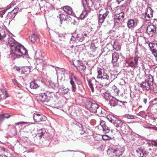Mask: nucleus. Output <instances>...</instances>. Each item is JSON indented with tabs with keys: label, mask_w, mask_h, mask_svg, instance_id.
<instances>
[{
	"label": "nucleus",
	"mask_w": 157,
	"mask_h": 157,
	"mask_svg": "<svg viewBox=\"0 0 157 157\" xmlns=\"http://www.w3.org/2000/svg\"><path fill=\"white\" fill-rule=\"evenodd\" d=\"M7 45L10 47L11 56L13 57L14 58L22 55L26 56V57L28 56L27 55L28 52L26 49L13 38L11 37L9 38Z\"/></svg>",
	"instance_id": "obj_1"
},
{
	"label": "nucleus",
	"mask_w": 157,
	"mask_h": 157,
	"mask_svg": "<svg viewBox=\"0 0 157 157\" xmlns=\"http://www.w3.org/2000/svg\"><path fill=\"white\" fill-rule=\"evenodd\" d=\"M153 77L152 75H149L148 76V80L147 81H143L140 84V86L143 91H147L149 90L153 91H155L153 82Z\"/></svg>",
	"instance_id": "obj_2"
},
{
	"label": "nucleus",
	"mask_w": 157,
	"mask_h": 157,
	"mask_svg": "<svg viewBox=\"0 0 157 157\" xmlns=\"http://www.w3.org/2000/svg\"><path fill=\"white\" fill-rule=\"evenodd\" d=\"M124 151L123 147L120 146L109 148L107 151V154L110 156L119 157L121 155Z\"/></svg>",
	"instance_id": "obj_3"
},
{
	"label": "nucleus",
	"mask_w": 157,
	"mask_h": 157,
	"mask_svg": "<svg viewBox=\"0 0 157 157\" xmlns=\"http://www.w3.org/2000/svg\"><path fill=\"white\" fill-rule=\"evenodd\" d=\"M107 119L114 125L117 128H122L123 127V122L122 121L114 116L109 114L106 117Z\"/></svg>",
	"instance_id": "obj_4"
},
{
	"label": "nucleus",
	"mask_w": 157,
	"mask_h": 157,
	"mask_svg": "<svg viewBox=\"0 0 157 157\" xmlns=\"http://www.w3.org/2000/svg\"><path fill=\"white\" fill-rule=\"evenodd\" d=\"M73 65L76 67V69L80 73L84 72L86 69V67L82 61L77 60L75 63H73L71 66Z\"/></svg>",
	"instance_id": "obj_5"
},
{
	"label": "nucleus",
	"mask_w": 157,
	"mask_h": 157,
	"mask_svg": "<svg viewBox=\"0 0 157 157\" xmlns=\"http://www.w3.org/2000/svg\"><path fill=\"white\" fill-rule=\"evenodd\" d=\"M98 73L97 78L102 80H108L109 78V76L105 72V70L103 68H98L97 69Z\"/></svg>",
	"instance_id": "obj_6"
},
{
	"label": "nucleus",
	"mask_w": 157,
	"mask_h": 157,
	"mask_svg": "<svg viewBox=\"0 0 157 157\" xmlns=\"http://www.w3.org/2000/svg\"><path fill=\"white\" fill-rule=\"evenodd\" d=\"M124 14L122 12L119 13H116L115 14V18L114 19L115 24H121L124 20Z\"/></svg>",
	"instance_id": "obj_7"
},
{
	"label": "nucleus",
	"mask_w": 157,
	"mask_h": 157,
	"mask_svg": "<svg viewBox=\"0 0 157 157\" xmlns=\"http://www.w3.org/2000/svg\"><path fill=\"white\" fill-rule=\"evenodd\" d=\"M49 94L46 93H41L37 96L39 100L42 102H48L50 100V97L49 96Z\"/></svg>",
	"instance_id": "obj_8"
},
{
	"label": "nucleus",
	"mask_w": 157,
	"mask_h": 157,
	"mask_svg": "<svg viewBox=\"0 0 157 157\" xmlns=\"http://www.w3.org/2000/svg\"><path fill=\"white\" fill-rule=\"evenodd\" d=\"M69 77L70 79V83L71 86L72 91L75 92L76 90V87L75 82V81H76L77 80V78L72 73L70 74Z\"/></svg>",
	"instance_id": "obj_9"
},
{
	"label": "nucleus",
	"mask_w": 157,
	"mask_h": 157,
	"mask_svg": "<svg viewBox=\"0 0 157 157\" xmlns=\"http://www.w3.org/2000/svg\"><path fill=\"white\" fill-rule=\"evenodd\" d=\"M157 27L155 25H150L147 28L146 32L149 36L151 37L156 33Z\"/></svg>",
	"instance_id": "obj_10"
},
{
	"label": "nucleus",
	"mask_w": 157,
	"mask_h": 157,
	"mask_svg": "<svg viewBox=\"0 0 157 157\" xmlns=\"http://www.w3.org/2000/svg\"><path fill=\"white\" fill-rule=\"evenodd\" d=\"M33 118L35 122L43 121L46 119L45 116L36 113H34Z\"/></svg>",
	"instance_id": "obj_11"
},
{
	"label": "nucleus",
	"mask_w": 157,
	"mask_h": 157,
	"mask_svg": "<svg viewBox=\"0 0 157 157\" xmlns=\"http://www.w3.org/2000/svg\"><path fill=\"white\" fill-rule=\"evenodd\" d=\"M88 82L89 86L92 92L94 91V88L95 89H97L98 87L96 85V81L94 78L88 80Z\"/></svg>",
	"instance_id": "obj_12"
},
{
	"label": "nucleus",
	"mask_w": 157,
	"mask_h": 157,
	"mask_svg": "<svg viewBox=\"0 0 157 157\" xmlns=\"http://www.w3.org/2000/svg\"><path fill=\"white\" fill-rule=\"evenodd\" d=\"M149 46L155 57H157V44L151 42L149 44Z\"/></svg>",
	"instance_id": "obj_13"
},
{
	"label": "nucleus",
	"mask_w": 157,
	"mask_h": 157,
	"mask_svg": "<svg viewBox=\"0 0 157 157\" xmlns=\"http://www.w3.org/2000/svg\"><path fill=\"white\" fill-rule=\"evenodd\" d=\"M146 11L145 15L146 16L145 17V19L146 20L149 21L150 18L153 17V10L151 7H148L146 9Z\"/></svg>",
	"instance_id": "obj_14"
},
{
	"label": "nucleus",
	"mask_w": 157,
	"mask_h": 157,
	"mask_svg": "<svg viewBox=\"0 0 157 157\" xmlns=\"http://www.w3.org/2000/svg\"><path fill=\"white\" fill-rule=\"evenodd\" d=\"M101 126L102 128L103 132L105 133H108L109 132L110 130L109 127H108L106 124L105 122L101 120L100 122V124L98 127Z\"/></svg>",
	"instance_id": "obj_15"
},
{
	"label": "nucleus",
	"mask_w": 157,
	"mask_h": 157,
	"mask_svg": "<svg viewBox=\"0 0 157 157\" xmlns=\"http://www.w3.org/2000/svg\"><path fill=\"white\" fill-rule=\"evenodd\" d=\"M99 107V105L97 104L91 103L90 104H89L88 107L90 111L93 113H96Z\"/></svg>",
	"instance_id": "obj_16"
},
{
	"label": "nucleus",
	"mask_w": 157,
	"mask_h": 157,
	"mask_svg": "<svg viewBox=\"0 0 157 157\" xmlns=\"http://www.w3.org/2000/svg\"><path fill=\"white\" fill-rule=\"evenodd\" d=\"M109 12L106 11L103 14H99L98 16V22L99 25H101L104 22L106 17L108 15Z\"/></svg>",
	"instance_id": "obj_17"
},
{
	"label": "nucleus",
	"mask_w": 157,
	"mask_h": 157,
	"mask_svg": "<svg viewBox=\"0 0 157 157\" xmlns=\"http://www.w3.org/2000/svg\"><path fill=\"white\" fill-rule=\"evenodd\" d=\"M137 155L140 157H146L147 155L146 151L141 148H138L136 150Z\"/></svg>",
	"instance_id": "obj_18"
},
{
	"label": "nucleus",
	"mask_w": 157,
	"mask_h": 157,
	"mask_svg": "<svg viewBox=\"0 0 157 157\" xmlns=\"http://www.w3.org/2000/svg\"><path fill=\"white\" fill-rule=\"evenodd\" d=\"M109 101V104L111 106H115L117 105L118 101L120 102L122 104H123L124 103V102L117 100L113 97V98H112L111 99H110Z\"/></svg>",
	"instance_id": "obj_19"
},
{
	"label": "nucleus",
	"mask_w": 157,
	"mask_h": 157,
	"mask_svg": "<svg viewBox=\"0 0 157 157\" xmlns=\"http://www.w3.org/2000/svg\"><path fill=\"white\" fill-rule=\"evenodd\" d=\"M63 9L65 13L69 15H72L73 13L72 9L69 6H65L63 8Z\"/></svg>",
	"instance_id": "obj_20"
},
{
	"label": "nucleus",
	"mask_w": 157,
	"mask_h": 157,
	"mask_svg": "<svg viewBox=\"0 0 157 157\" xmlns=\"http://www.w3.org/2000/svg\"><path fill=\"white\" fill-rule=\"evenodd\" d=\"M45 59L44 57L43 58L36 59V62L37 65H40L41 66H43L45 63Z\"/></svg>",
	"instance_id": "obj_21"
},
{
	"label": "nucleus",
	"mask_w": 157,
	"mask_h": 157,
	"mask_svg": "<svg viewBox=\"0 0 157 157\" xmlns=\"http://www.w3.org/2000/svg\"><path fill=\"white\" fill-rule=\"evenodd\" d=\"M121 128V130L124 132L125 134H127L128 132H132V129L127 124L124 125V126H123V127Z\"/></svg>",
	"instance_id": "obj_22"
},
{
	"label": "nucleus",
	"mask_w": 157,
	"mask_h": 157,
	"mask_svg": "<svg viewBox=\"0 0 157 157\" xmlns=\"http://www.w3.org/2000/svg\"><path fill=\"white\" fill-rule=\"evenodd\" d=\"M9 35L4 29H2L0 31V40H3Z\"/></svg>",
	"instance_id": "obj_23"
},
{
	"label": "nucleus",
	"mask_w": 157,
	"mask_h": 157,
	"mask_svg": "<svg viewBox=\"0 0 157 157\" xmlns=\"http://www.w3.org/2000/svg\"><path fill=\"white\" fill-rule=\"evenodd\" d=\"M112 63H114L117 62L119 59V54L117 52L113 53L112 55Z\"/></svg>",
	"instance_id": "obj_24"
},
{
	"label": "nucleus",
	"mask_w": 157,
	"mask_h": 157,
	"mask_svg": "<svg viewBox=\"0 0 157 157\" xmlns=\"http://www.w3.org/2000/svg\"><path fill=\"white\" fill-rule=\"evenodd\" d=\"M127 26L129 28L134 27L135 25L134 20L132 19H129L127 23Z\"/></svg>",
	"instance_id": "obj_25"
},
{
	"label": "nucleus",
	"mask_w": 157,
	"mask_h": 157,
	"mask_svg": "<svg viewBox=\"0 0 157 157\" xmlns=\"http://www.w3.org/2000/svg\"><path fill=\"white\" fill-rule=\"evenodd\" d=\"M30 72V68L29 67H25L22 68L21 74L27 75Z\"/></svg>",
	"instance_id": "obj_26"
},
{
	"label": "nucleus",
	"mask_w": 157,
	"mask_h": 157,
	"mask_svg": "<svg viewBox=\"0 0 157 157\" xmlns=\"http://www.w3.org/2000/svg\"><path fill=\"white\" fill-rule=\"evenodd\" d=\"M35 54L36 59H37V58H43L45 56L44 53L40 51H37L35 53Z\"/></svg>",
	"instance_id": "obj_27"
},
{
	"label": "nucleus",
	"mask_w": 157,
	"mask_h": 157,
	"mask_svg": "<svg viewBox=\"0 0 157 157\" xmlns=\"http://www.w3.org/2000/svg\"><path fill=\"white\" fill-rule=\"evenodd\" d=\"M59 18L60 20H66L68 18V15L67 13H61L59 14Z\"/></svg>",
	"instance_id": "obj_28"
},
{
	"label": "nucleus",
	"mask_w": 157,
	"mask_h": 157,
	"mask_svg": "<svg viewBox=\"0 0 157 157\" xmlns=\"http://www.w3.org/2000/svg\"><path fill=\"white\" fill-rule=\"evenodd\" d=\"M102 96L103 98L107 100H109L112 98H113V97L109 93L107 92L104 93Z\"/></svg>",
	"instance_id": "obj_29"
},
{
	"label": "nucleus",
	"mask_w": 157,
	"mask_h": 157,
	"mask_svg": "<svg viewBox=\"0 0 157 157\" xmlns=\"http://www.w3.org/2000/svg\"><path fill=\"white\" fill-rule=\"evenodd\" d=\"M128 66L131 67L132 68H135L137 66L135 64L133 60H129L127 62Z\"/></svg>",
	"instance_id": "obj_30"
},
{
	"label": "nucleus",
	"mask_w": 157,
	"mask_h": 157,
	"mask_svg": "<svg viewBox=\"0 0 157 157\" xmlns=\"http://www.w3.org/2000/svg\"><path fill=\"white\" fill-rule=\"evenodd\" d=\"M78 34L74 33L72 34L71 40L76 42H78Z\"/></svg>",
	"instance_id": "obj_31"
},
{
	"label": "nucleus",
	"mask_w": 157,
	"mask_h": 157,
	"mask_svg": "<svg viewBox=\"0 0 157 157\" xmlns=\"http://www.w3.org/2000/svg\"><path fill=\"white\" fill-rule=\"evenodd\" d=\"M10 116L8 113H3L0 115V121H3L4 120V118H9Z\"/></svg>",
	"instance_id": "obj_32"
},
{
	"label": "nucleus",
	"mask_w": 157,
	"mask_h": 157,
	"mask_svg": "<svg viewBox=\"0 0 157 157\" xmlns=\"http://www.w3.org/2000/svg\"><path fill=\"white\" fill-rule=\"evenodd\" d=\"M38 86V85L36 83L35 81L32 82L30 83V87L31 89H35Z\"/></svg>",
	"instance_id": "obj_33"
},
{
	"label": "nucleus",
	"mask_w": 157,
	"mask_h": 157,
	"mask_svg": "<svg viewBox=\"0 0 157 157\" xmlns=\"http://www.w3.org/2000/svg\"><path fill=\"white\" fill-rule=\"evenodd\" d=\"M18 10V7L15 8L11 12L8 13L7 15L8 16L11 18L13 17H14V16H12V14H14L16 13L17 12Z\"/></svg>",
	"instance_id": "obj_34"
},
{
	"label": "nucleus",
	"mask_w": 157,
	"mask_h": 157,
	"mask_svg": "<svg viewBox=\"0 0 157 157\" xmlns=\"http://www.w3.org/2000/svg\"><path fill=\"white\" fill-rule=\"evenodd\" d=\"M37 133L40 136H43L46 132V130L45 128H43L39 129L37 130Z\"/></svg>",
	"instance_id": "obj_35"
},
{
	"label": "nucleus",
	"mask_w": 157,
	"mask_h": 157,
	"mask_svg": "<svg viewBox=\"0 0 157 157\" xmlns=\"http://www.w3.org/2000/svg\"><path fill=\"white\" fill-rule=\"evenodd\" d=\"M37 37H38V36L36 35L33 34L29 37V39L33 43L35 42Z\"/></svg>",
	"instance_id": "obj_36"
},
{
	"label": "nucleus",
	"mask_w": 157,
	"mask_h": 157,
	"mask_svg": "<svg viewBox=\"0 0 157 157\" xmlns=\"http://www.w3.org/2000/svg\"><path fill=\"white\" fill-rule=\"evenodd\" d=\"M87 14V12L86 11H84L82 12L81 14L78 17L80 18L81 19H84Z\"/></svg>",
	"instance_id": "obj_37"
},
{
	"label": "nucleus",
	"mask_w": 157,
	"mask_h": 157,
	"mask_svg": "<svg viewBox=\"0 0 157 157\" xmlns=\"http://www.w3.org/2000/svg\"><path fill=\"white\" fill-rule=\"evenodd\" d=\"M102 138L104 140H112V138L106 135H104L102 136Z\"/></svg>",
	"instance_id": "obj_38"
},
{
	"label": "nucleus",
	"mask_w": 157,
	"mask_h": 157,
	"mask_svg": "<svg viewBox=\"0 0 157 157\" xmlns=\"http://www.w3.org/2000/svg\"><path fill=\"white\" fill-rule=\"evenodd\" d=\"M84 40V36L82 34H78V42H82Z\"/></svg>",
	"instance_id": "obj_39"
},
{
	"label": "nucleus",
	"mask_w": 157,
	"mask_h": 157,
	"mask_svg": "<svg viewBox=\"0 0 157 157\" xmlns=\"http://www.w3.org/2000/svg\"><path fill=\"white\" fill-rule=\"evenodd\" d=\"M124 117L128 119H134L135 118L134 116L128 114H126L124 115Z\"/></svg>",
	"instance_id": "obj_40"
},
{
	"label": "nucleus",
	"mask_w": 157,
	"mask_h": 157,
	"mask_svg": "<svg viewBox=\"0 0 157 157\" xmlns=\"http://www.w3.org/2000/svg\"><path fill=\"white\" fill-rule=\"evenodd\" d=\"M62 90L64 94H67L69 91L70 89L68 88H66L65 87H62Z\"/></svg>",
	"instance_id": "obj_41"
},
{
	"label": "nucleus",
	"mask_w": 157,
	"mask_h": 157,
	"mask_svg": "<svg viewBox=\"0 0 157 157\" xmlns=\"http://www.w3.org/2000/svg\"><path fill=\"white\" fill-rule=\"evenodd\" d=\"M139 58L140 57H139L136 56L133 59L134 61H135V62L134 63L137 67V66L139 63L138 60Z\"/></svg>",
	"instance_id": "obj_42"
},
{
	"label": "nucleus",
	"mask_w": 157,
	"mask_h": 157,
	"mask_svg": "<svg viewBox=\"0 0 157 157\" xmlns=\"http://www.w3.org/2000/svg\"><path fill=\"white\" fill-rule=\"evenodd\" d=\"M12 80L13 82L15 85L17 86L19 88L21 87V85L17 82V81L15 79H13Z\"/></svg>",
	"instance_id": "obj_43"
},
{
	"label": "nucleus",
	"mask_w": 157,
	"mask_h": 157,
	"mask_svg": "<svg viewBox=\"0 0 157 157\" xmlns=\"http://www.w3.org/2000/svg\"><path fill=\"white\" fill-rule=\"evenodd\" d=\"M76 125L78 126L79 128H81V130H82V131L84 129V128L82 126V125L80 124L79 122H77L76 123Z\"/></svg>",
	"instance_id": "obj_44"
},
{
	"label": "nucleus",
	"mask_w": 157,
	"mask_h": 157,
	"mask_svg": "<svg viewBox=\"0 0 157 157\" xmlns=\"http://www.w3.org/2000/svg\"><path fill=\"white\" fill-rule=\"evenodd\" d=\"M144 112L143 111H141L139 113H138L137 114L138 116H139L141 117H144Z\"/></svg>",
	"instance_id": "obj_45"
},
{
	"label": "nucleus",
	"mask_w": 157,
	"mask_h": 157,
	"mask_svg": "<svg viewBox=\"0 0 157 157\" xmlns=\"http://www.w3.org/2000/svg\"><path fill=\"white\" fill-rule=\"evenodd\" d=\"M83 6L85 8L87 4V0H82Z\"/></svg>",
	"instance_id": "obj_46"
},
{
	"label": "nucleus",
	"mask_w": 157,
	"mask_h": 157,
	"mask_svg": "<svg viewBox=\"0 0 157 157\" xmlns=\"http://www.w3.org/2000/svg\"><path fill=\"white\" fill-rule=\"evenodd\" d=\"M6 11V10H4L0 11V16L1 17H3V15L4 14Z\"/></svg>",
	"instance_id": "obj_47"
},
{
	"label": "nucleus",
	"mask_w": 157,
	"mask_h": 157,
	"mask_svg": "<svg viewBox=\"0 0 157 157\" xmlns=\"http://www.w3.org/2000/svg\"><path fill=\"white\" fill-rule=\"evenodd\" d=\"M152 144L155 146H157V140H153L151 141Z\"/></svg>",
	"instance_id": "obj_48"
},
{
	"label": "nucleus",
	"mask_w": 157,
	"mask_h": 157,
	"mask_svg": "<svg viewBox=\"0 0 157 157\" xmlns=\"http://www.w3.org/2000/svg\"><path fill=\"white\" fill-rule=\"evenodd\" d=\"M59 36L60 37L59 40H63V39H64V36H63V35L62 34H59Z\"/></svg>",
	"instance_id": "obj_49"
},
{
	"label": "nucleus",
	"mask_w": 157,
	"mask_h": 157,
	"mask_svg": "<svg viewBox=\"0 0 157 157\" xmlns=\"http://www.w3.org/2000/svg\"><path fill=\"white\" fill-rule=\"evenodd\" d=\"M13 6V4H12V3H11L10 5H9V6H7V7H6V8H7L6 10V11L7 10L10 9Z\"/></svg>",
	"instance_id": "obj_50"
},
{
	"label": "nucleus",
	"mask_w": 157,
	"mask_h": 157,
	"mask_svg": "<svg viewBox=\"0 0 157 157\" xmlns=\"http://www.w3.org/2000/svg\"><path fill=\"white\" fill-rule=\"evenodd\" d=\"M65 70L63 68H61L60 71L62 72V74H64V73L65 72Z\"/></svg>",
	"instance_id": "obj_51"
},
{
	"label": "nucleus",
	"mask_w": 157,
	"mask_h": 157,
	"mask_svg": "<svg viewBox=\"0 0 157 157\" xmlns=\"http://www.w3.org/2000/svg\"><path fill=\"white\" fill-rule=\"evenodd\" d=\"M148 128H152L155 130H157V128L155 127H148Z\"/></svg>",
	"instance_id": "obj_52"
},
{
	"label": "nucleus",
	"mask_w": 157,
	"mask_h": 157,
	"mask_svg": "<svg viewBox=\"0 0 157 157\" xmlns=\"http://www.w3.org/2000/svg\"><path fill=\"white\" fill-rule=\"evenodd\" d=\"M28 123V122L22 121V122H21L20 124H26Z\"/></svg>",
	"instance_id": "obj_53"
},
{
	"label": "nucleus",
	"mask_w": 157,
	"mask_h": 157,
	"mask_svg": "<svg viewBox=\"0 0 157 157\" xmlns=\"http://www.w3.org/2000/svg\"><path fill=\"white\" fill-rule=\"evenodd\" d=\"M147 98H145L143 100V101H144V102L145 103V104H146L147 102Z\"/></svg>",
	"instance_id": "obj_54"
},
{
	"label": "nucleus",
	"mask_w": 157,
	"mask_h": 157,
	"mask_svg": "<svg viewBox=\"0 0 157 157\" xmlns=\"http://www.w3.org/2000/svg\"><path fill=\"white\" fill-rule=\"evenodd\" d=\"M0 157H7V156L3 154H0Z\"/></svg>",
	"instance_id": "obj_55"
},
{
	"label": "nucleus",
	"mask_w": 157,
	"mask_h": 157,
	"mask_svg": "<svg viewBox=\"0 0 157 157\" xmlns=\"http://www.w3.org/2000/svg\"><path fill=\"white\" fill-rule=\"evenodd\" d=\"M118 2V4H119L122 1H124V0H116Z\"/></svg>",
	"instance_id": "obj_56"
},
{
	"label": "nucleus",
	"mask_w": 157,
	"mask_h": 157,
	"mask_svg": "<svg viewBox=\"0 0 157 157\" xmlns=\"http://www.w3.org/2000/svg\"><path fill=\"white\" fill-rule=\"evenodd\" d=\"M115 92L116 93H117V95H119L118 93L119 92V90L116 89V90H115Z\"/></svg>",
	"instance_id": "obj_57"
},
{
	"label": "nucleus",
	"mask_w": 157,
	"mask_h": 157,
	"mask_svg": "<svg viewBox=\"0 0 157 157\" xmlns=\"http://www.w3.org/2000/svg\"><path fill=\"white\" fill-rule=\"evenodd\" d=\"M20 70L21 69L19 67H17L16 68V70L17 71H20Z\"/></svg>",
	"instance_id": "obj_58"
},
{
	"label": "nucleus",
	"mask_w": 157,
	"mask_h": 157,
	"mask_svg": "<svg viewBox=\"0 0 157 157\" xmlns=\"http://www.w3.org/2000/svg\"><path fill=\"white\" fill-rule=\"evenodd\" d=\"M70 151V150H67V151H61V152H67V151Z\"/></svg>",
	"instance_id": "obj_59"
},
{
	"label": "nucleus",
	"mask_w": 157,
	"mask_h": 157,
	"mask_svg": "<svg viewBox=\"0 0 157 157\" xmlns=\"http://www.w3.org/2000/svg\"><path fill=\"white\" fill-rule=\"evenodd\" d=\"M113 88L114 89V90H116L117 89V87L115 86H113Z\"/></svg>",
	"instance_id": "obj_60"
},
{
	"label": "nucleus",
	"mask_w": 157,
	"mask_h": 157,
	"mask_svg": "<svg viewBox=\"0 0 157 157\" xmlns=\"http://www.w3.org/2000/svg\"><path fill=\"white\" fill-rule=\"evenodd\" d=\"M5 98H6L8 97V96L7 95V94L6 92H5Z\"/></svg>",
	"instance_id": "obj_61"
},
{
	"label": "nucleus",
	"mask_w": 157,
	"mask_h": 157,
	"mask_svg": "<svg viewBox=\"0 0 157 157\" xmlns=\"http://www.w3.org/2000/svg\"><path fill=\"white\" fill-rule=\"evenodd\" d=\"M20 123H21V122H17V123H16V124L17 125H18L19 124H20Z\"/></svg>",
	"instance_id": "obj_62"
},
{
	"label": "nucleus",
	"mask_w": 157,
	"mask_h": 157,
	"mask_svg": "<svg viewBox=\"0 0 157 157\" xmlns=\"http://www.w3.org/2000/svg\"><path fill=\"white\" fill-rule=\"evenodd\" d=\"M101 149L103 148V146L102 145H101V146L100 147Z\"/></svg>",
	"instance_id": "obj_63"
},
{
	"label": "nucleus",
	"mask_w": 157,
	"mask_h": 157,
	"mask_svg": "<svg viewBox=\"0 0 157 157\" xmlns=\"http://www.w3.org/2000/svg\"><path fill=\"white\" fill-rule=\"evenodd\" d=\"M52 87H53V86H54V85L53 84V83H52Z\"/></svg>",
	"instance_id": "obj_64"
}]
</instances>
